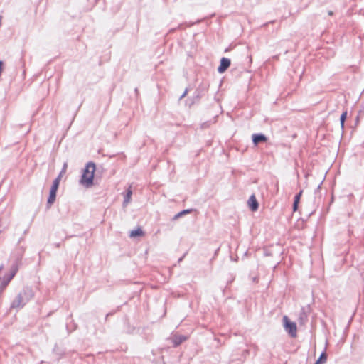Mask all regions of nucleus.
<instances>
[{
	"mask_svg": "<svg viewBox=\"0 0 364 364\" xmlns=\"http://www.w3.org/2000/svg\"><path fill=\"white\" fill-rule=\"evenodd\" d=\"M184 215L183 214V213L181 211L180 213H177L176 215H174L173 217V220H178L179 218L183 216Z\"/></svg>",
	"mask_w": 364,
	"mask_h": 364,
	"instance_id": "obj_17",
	"label": "nucleus"
},
{
	"mask_svg": "<svg viewBox=\"0 0 364 364\" xmlns=\"http://www.w3.org/2000/svg\"><path fill=\"white\" fill-rule=\"evenodd\" d=\"M62 177L58 176L53 181L52 186L58 188Z\"/></svg>",
	"mask_w": 364,
	"mask_h": 364,
	"instance_id": "obj_15",
	"label": "nucleus"
},
{
	"mask_svg": "<svg viewBox=\"0 0 364 364\" xmlns=\"http://www.w3.org/2000/svg\"><path fill=\"white\" fill-rule=\"evenodd\" d=\"M346 117H347V112H344L342 113L341 117H340V121H341V125L342 127H343L344 126V122H345V120L346 119Z\"/></svg>",
	"mask_w": 364,
	"mask_h": 364,
	"instance_id": "obj_14",
	"label": "nucleus"
},
{
	"mask_svg": "<svg viewBox=\"0 0 364 364\" xmlns=\"http://www.w3.org/2000/svg\"><path fill=\"white\" fill-rule=\"evenodd\" d=\"M187 90L184 92V93L181 95V98H183L186 95Z\"/></svg>",
	"mask_w": 364,
	"mask_h": 364,
	"instance_id": "obj_20",
	"label": "nucleus"
},
{
	"mask_svg": "<svg viewBox=\"0 0 364 364\" xmlns=\"http://www.w3.org/2000/svg\"><path fill=\"white\" fill-rule=\"evenodd\" d=\"M143 235V231L141 228H138L136 230H133L129 232V237H136L138 236Z\"/></svg>",
	"mask_w": 364,
	"mask_h": 364,
	"instance_id": "obj_12",
	"label": "nucleus"
},
{
	"mask_svg": "<svg viewBox=\"0 0 364 364\" xmlns=\"http://www.w3.org/2000/svg\"><path fill=\"white\" fill-rule=\"evenodd\" d=\"M32 291L30 289H25L23 292L19 293L17 296L14 299L11 303V308L19 309L22 308L26 301L32 297Z\"/></svg>",
	"mask_w": 364,
	"mask_h": 364,
	"instance_id": "obj_2",
	"label": "nucleus"
},
{
	"mask_svg": "<svg viewBox=\"0 0 364 364\" xmlns=\"http://www.w3.org/2000/svg\"><path fill=\"white\" fill-rule=\"evenodd\" d=\"M252 141H253L254 144L257 145L259 142L266 141L267 137L264 134H253L252 135Z\"/></svg>",
	"mask_w": 364,
	"mask_h": 364,
	"instance_id": "obj_8",
	"label": "nucleus"
},
{
	"mask_svg": "<svg viewBox=\"0 0 364 364\" xmlns=\"http://www.w3.org/2000/svg\"><path fill=\"white\" fill-rule=\"evenodd\" d=\"M95 171V165L92 162H89L86 165L80 183L85 188H90L93 185L94 173Z\"/></svg>",
	"mask_w": 364,
	"mask_h": 364,
	"instance_id": "obj_1",
	"label": "nucleus"
},
{
	"mask_svg": "<svg viewBox=\"0 0 364 364\" xmlns=\"http://www.w3.org/2000/svg\"><path fill=\"white\" fill-rule=\"evenodd\" d=\"M67 168H68V163L65 162L64 164H63V168H62L61 171L59 173L60 177H62L63 176V174L65 173V172L67 171Z\"/></svg>",
	"mask_w": 364,
	"mask_h": 364,
	"instance_id": "obj_16",
	"label": "nucleus"
},
{
	"mask_svg": "<svg viewBox=\"0 0 364 364\" xmlns=\"http://www.w3.org/2000/svg\"><path fill=\"white\" fill-rule=\"evenodd\" d=\"M191 211H192L191 209H187V210H182L181 212L185 215L186 214H188V213H191Z\"/></svg>",
	"mask_w": 364,
	"mask_h": 364,
	"instance_id": "obj_18",
	"label": "nucleus"
},
{
	"mask_svg": "<svg viewBox=\"0 0 364 364\" xmlns=\"http://www.w3.org/2000/svg\"><path fill=\"white\" fill-rule=\"evenodd\" d=\"M327 361V355L325 352L322 353L315 364H325Z\"/></svg>",
	"mask_w": 364,
	"mask_h": 364,
	"instance_id": "obj_13",
	"label": "nucleus"
},
{
	"mask_svg": "<svg viewBox=\"0 0 364 364\" xmlns=\"http://www.w3.org/2000/svg\"><path fill=\"white\" fill-rule=\"evenodd\" d=\"M301 194H302V191H301L298 194H296L294 197V204H293V210L294 211H296L298 208V204L299 203V200H300V198L301 196Z\"/></svg>",
	"mask_w": 364,
	"mask_h": 364,
	"instance_id": "obj_10",
	"label": "nucleus"
},
{
	"mask_svg": "<svg viewBox=\"0 0 364 364\" xmlns=\"http://www.w3.org/2000/svg\"><path fill=\"white\" fill-rule=\"evenodd\" d=\"M132 191L131 190V187H129L127 190L126 195L124 196V202H123L124 206L127 205V204L130 203L131 199H132Z\"/></svg>",
	"mask_w": 364,
	"mask_h": 364,
	"instance_id": "obj_9",
	"label": "nucleus"
},
{
	"mask_svg": "<svg viewBox=\"0 0 364 364\" xmlns=\"http://www.w3.org/2000/svg\"><path fill=\"white\" fill-rule=\"evenodd\" d=\"M283 321L284 323V328L286 331H287L291 336L296 337V325L295 323L290 321L288 319L287 316L283 317Z\"/></svg>",
	"mask_w": 364,
	"mask_h": 364,
	"instance_id": "obj_3",
	"label": "nucleus"
},
{
	"mask_svg": "<svg viewBox=\"0 0 364 364\" xmlns=\"http://www.w3.org/2000/svg\"><path fill=\"white\" fill-rule=\"evenodd\" d=\"M173 339L174 345L178 346L181 344L182 342H183L186 339V337L183 336H174Z\"/></svg>",
	"mask_w": 364,
	"mask_h": 364,
	"instance_id": "obj_11",
	"label": "nucleus"
},
{
	"mask_svg": "<svg viewBox=\"0 0 364 364\" xmlns=\"http://www.w3.org/2000/svg\"><path fill=\"white\" fill-rule=\"evenodd\" d=\"M328 14H329V15H332V14H333V13H332L331 11H330V12L328 13Z\"/></svg>",
	"mask_w": 364,
	"mask_h": 364,
	"instance_id": "obj_21",
	"label": "nucleus"
},
{
	"mask_svg": "<svg viewBox=\"0 0 364 364\" xmlns=\"http://www.w3.org/2000/svg\"><path fill=\"white\" fill-rule=\"evenodd\" d=\"M58 188L51 186L49 193V197L48 198L47 204L48 207H50L55 200L56 193Z\"/></svg>",
	"mask_w": 364,
	"mask_h": 364,
	"instance_id": "obj_6",
	"label": "nucleus"
},
{
	"mask_svg": "<svg viewBox=\"0 0 364 364\" xmlns=\"http://www.w3.org/2000/svg\"><path fill=\"white\" fill-rule=\"evenodd\" d=\"M230 65V60L226 58H223L220 60V65L218 68V71L220 73H224Z\"/></svg>",
	"mask_w": 364,
	"mask_h": 364,
	"instance_id": "obj_5",
	"label": "nucleus"
},
{
	"mask_svg": "<svg viewBox=\"0 0 364 364\" xmlns=\"http://www.w3.org/2000/svg\"><path fill=\"white\" fill-rule=\"evenodd\" d=\"M18 271V268L16 266H13L10 270L9 274L6 275L2 281V284L4 286H6L10 281L13 279Z\"/></svg>",
	"mask_w": 364,
	"mask_h": 364,
	"instance_id": "obj_4",
	"label": "nucleus"
},
{
	"mask_svg": "<svg viewBox=\"0 0 364 364\" xmlns=\"http://www.w3.org/2000/svg\"><path fill=\"white\" fill-rule=\"evenodd\" d=\"M248 205L252 211H255L258 208V203L254 195H252L248 199Z\"/></svg>",
	"mask_w": 364,
	"mask_h": 364,
	"instance_id": "obj_7",
	"label": "nucleus"
},
{
	"mask_svg": "<svg viewBox=\"0 0 364 364\" xmlns=\"http://www.w3.org/2000/svg\"><path fill=\"white\" fill-rule=\"evenodd\" d=\"M3 70V62L0 61V75L1 74Z\"/></svg>",
	"mask_w": 364,
	"mask_h": 364,
	"instance_id": "obj_19",
	"label": "nucleus"
}]
</instances>
